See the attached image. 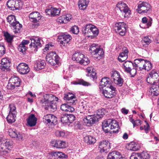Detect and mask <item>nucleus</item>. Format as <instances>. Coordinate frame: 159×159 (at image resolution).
Listing matches in <instances>:
<instances>
[{
	"label": "nucleus",
	"mask_w": 159,
	"mask_h": 159,
	"mask_svg": "<svg viewBox=\"0 0 159 159\" xmlns=\"http://www.w3.org/2000/svg\"><path fill=\"white\" fill-rule=\"evenodd\" d=\"M145 60L141 59H136L134 61V67H139L140 70L143 69Z\"/></svg>",
	"instance_id": "obj_27"
},
{
	"label": "nucleus",
	"mask_w": 159,
	"mask_h": 159,
	"mask_svg": "<svg viewBox=\"0 0 159 159\" xmlns=\"http://www.w3.org/2000/svg\"><path fill=\"white\" fill-rule=\"evenodd\" d=\"M75 96L72 93H67L65 94L64 99L65 100H67L70 98H74Z\"/></svg>",
	"instance_id": "obj_50"
},
{
	"label": "nucleus",
	"mask_w": 159,
	"mask_h": 159,
	"mask_svg": "<svg viewBox=\"0 0 159 159\" xmlns=\"http://www.w3.org/2000/svg\"><path fill=\"white\" fill-rule=\"evenodd\" d=\"M150 9V4L144 2H140L138 6V12L140 14L147 13Z\"/></svg>",
	"instance_id": "obj_12"
},
{
	"label": "nucleus",
	"mask_w": 159,
	"mask_h": 159,
	"mask_svg": "<svg viewBox=\"0 0 159 159\" xmlns=\"http://www.w3.org/2000/svg\"><path fill=\"white\" fill-rule=\"evenodd\" d=\"M52 146L57 148H63L66 147V142L60 140H54L52 141Z\"/></svg>",
	"instance_id": "obj_19"
},
{
	"label": "nucleus",
	"mask_w": 159,
	"mask_h": 159,
	"mask_svg": "<svg viewBox=\"0 0 159 159\" xmlns=\"http://www.w3.org/2000/svg\"><path fill=\"white\" fill-rule=\"evenodd\" d=\"M133 69H130L129 70V72H127V73H129L131 75V76L132 77H134L136 74L137 72V68H134Z\"/></svg>",
	"instance_id": "obj_56"
},
{
	"label": "nucleus",
	"mask_w": 159,
	"mask_h": 159,
	"mask_svg": "<svg viewBox=\"0 0 159 159\" xmlns=\"http://www.w3.org/2000/svg\"><path fill=\"white\" fill-rule=\"evenodd\" d=\"M15 33H18L20 32V30L22 28V25L18 21H17L13 26L11 27Z\"/></svg>",
	"instance_id": "obj_40"
},
{
	"label": "nucleus",
	"mask_w": 159,
	"mask_h": 159,
	"mask_svg": "<svg viewBox=\"0 0 159 159\" xmlns=\"http://www.w3.org/2000/svg\"><path fill=\"white\" fill-rule=\"evenodd\" d=\"M127 25L124 22H119L115 24V30L116 32L122 36L124 35L126 32Z\"/></svg>",
	"instance_id": "obj_11"
},
{
	"label": "nucleus",
	"mask_w": 159,
	"mask_h": 159,
	"mask_svg": "<svg viewBox=\"0 0 159 159\" xmlns=\"http://www.w3.org/2000/svg\"><path fill=\"white\" fill-rule=\"evenodd\" d=\"M7 5L11 10H15L21 8L22 3L19 0H9L7 3Z\"/></svg>",
	"instance_id": "obj_9"
},
{
	"label": "nucleus",
	"mask_w": 159,
	"mask_h": 159,
	"mask_svg": "<svg viewBox=\"0 0 159 159\" xmlns=\"http://www.w3.org/2000/svg\"><path fill=\"white\" fill-rule=\"evenodd\" d=\"M55 134L56 136L57 137H63L64 136L65 134V133L64 131L59 130L56 131L55 132Z\"/></svg>",
	"instance_id": "obj_58"
},
{
	"label": "nucleus",
	"mask_w": 159,
	"mask_h": 159,
	"mask_svg": "<svg viewBox=\"0 0 159 159\" xmlns=\"http://www.w3.org/2000/svg\"><path fill=\"white\" fill-rule=\"evenodd\" d=\"M72 83H73V84L75 85L80 84L84 86H89L91 85V84L90 83L87 82L83 79H81L77 81L72 82Z\"/></svg>",
	"instance_id": "obj_42"
},
{
	"label": "nucleus",
	"mask_w": 159,
	"mask_h": 159,
	"mask_svg": "<svg viewBox=\"0 0 159 159\" xmlns=\"http://www.w3.org/2000/svg\"><path fill=\"white\" fill-rule=\"evenodd\" d=\"M139 157L140 159H149L150 155L146 152H143L141 153H139Z\"/></svg>",
	"instance_id": "obj_48"
},
{
	"label": "nucleus",
	"mask_w": 159,
	"mask_h": 159,
	"mask_svg": "<svg viewBox=\"0 0 159 159\" xmlns=\"http://www.w3.org/2000/svg\"><path fill=\"white\" fill-rule=\"evenodd\" d=\"M89 2V0H79L78 5L79 8L81 10L85 9Z\"/></svg>",
	"instance_id": "obj_37"
},
{
	"label": "nucleus",
	"mask_w": 159,
	"mask_h": 159,
	"mask_svg": "<svg viewBox=\"0 0 159 159\" xmlns=\"http://www.w3.org/2000/svg\"><path fill=\"white\" fill-rule=\"evenodd\" d=\"M107 159H125L122 157L120 152L114 151L109 153L107 156Z\"/></svg>",
	"instance_id": "obj_21"
},
{
	"label": "nucleus",
	"mask_w": 159,
	"mask_h": 159,
	"mask_svg": "<svg viewBox=\"0 0 159 159\" xmlns=\"http://www.w3.org/2000/svg\"><path fill=\"white\" fill-rule=\"evenodd\" d=\"M83 34L87 37L96 36L98 34L99 31L96 27L91 24H87L82 28Z\"/></svg>",
	"instance_id": "obj_3"
},
{
	"label": "nucleus",
	"mask_w": 159,
	"mask_h": 159,
	"mask_svg": "<svg viewBox=\"0 0 159 159\" xmlns=\"http://www.w3.org/2000/svg\"><path fill=\"white\" fill-rule=\"evenodd\" d=\"M128 49L125 47L123 48L122 52L120 54L118 57V60L120 62H123L128 58Z\"/></svg>",
	"instance_id": "obj_24"
},
{
	"label": "nucleus",
	"mask_w": 159,
	"mask_h": 159,
	"mask_svg": "<svg viewBox=\"0 0 159 159\" xmlns=\"http://www.w3.org/2000/svg\"><path fill=\"white\" fill-rule=\"evenodd\" d=\"M139 148V145L134 143H131L128 146V149L131 151H136Z\"/></svg>",
	"instance_id": "obj_43"
},
{
	"label": "nucleus",
	"mask_w": 159,
	"mask_h": 159,
	"mask_svg": "<svg viewBox=\"0 0 159 159\" xmlns=\"http://www.w3.org/2000/svg\"><path fill=\"white\" fill-rule=\"evenodd\" d=\"M58 98L52 94H46L43 96V98L40 100V103L47 106L45 108L46 110L52 112L57 109L56 102Z\"/></svg>",
	"instance_id": "obj_1"
},
{
	"label": "nucleus",
	"mask_w": 159,
	"mask_h": 159,
	"mask_svg": "<svg viewBox=\"0 0 159 159\" xmlns=\"http://www.w3.org/2000/svg\"><path fill=\"white\" fill-rule=\"evenodd\" d=\"M68 104L64 103L62 104L61 106V109L63 111L66 112Z\"/></svg>",
	"instance_id": "obj_64"
},
{
	"label": "nucleus",
	"mask_w": 159,
	"mask_h": 159,
	"mask_svg": "<svg viewBox=\"0 0 159 159\" xmlns=\"http://www.w3.org/2000/svg\"><path fill=\"white\" fill-rule=\"evenodd\" d=\"M5 53V48L2 45L0 44V57H2Z\"/></svg>",
	"instance_id": "obj_60"
},
{
	"label": "nucleus",
	"mask_w": 159,
	"mask_h": 159,
	"mask_svg": "<svg viewBox=\"0 0 159 159\" xmlns=\"http://www.w3.org/2000/svg\"><path fill=\"white\" fill-rule=\"evenodd\" d=\"M43 121L46 123L54 124L57 121L56 117L53 115L48 114L44 115L43 118Z\"/></svg>",
	"instance_id": "obj_17"
},
{
	"label": "nucleus",
	"mask_w": 159,
	"mask_h": 159,
	"mask_svg": "<svg viewBox=\"0 0 159 159\" xmlns=\"http://www.w3.org/2000/svg\"><path fill=\"white\" fill-rule=\"evenodd\" d=\"M84 124L88 126H92L98 121V118L95 114L88 115L85 116L83 120Z\"/></svg>",
	"instance_id": "obj_7"
},
{
	"label": "nucleus",
	"mask_w": 159,
	"mask_h": 159,
	"mask_svg": "<svg viewBox=\"0 0 159 159\" xmlns=\"http://www.w3.org/2000/svg\"><path fill=\"white\" fill-rule=\"evenodd\" d=\"M17 70L20 74H25L28 73L30 71V69L26 64L20 63L17 66Z\"/></svg>",
	"instance_id": "obj_15"
},
{
	"label": "nucleus",
	"mask_w": 159,
	"mask_h": 159,
	"mask_svg": "<svg viewBox=\"0 0 159 159\" xmlns=\"http://www.w3.org/2000/svg\"><path fill=\"white\" fill-rule=\"evenodd\" d=\"M9 81L13 84H15L16 87L19 86L20 83V79L17 77H12L10 79Z\"/></svg>",
	"instance_id": "obj_41"
},
{
	"label": "nucleus",
	"mask_w": 159,
	"mask_h": 159,
	"mask_svg": "<svg viewBox=\"0 0 159 159\" xmlns=\"http://www.w3.org/2000/svg\"><path fill=\"white\" fill-rule=\"evenodd\" d=\"M7 88L8 89L12 90L14 89L16 87L15 84H13L10 82L7 85Z\"/></svg>",
	"instance_id": "obj_63"
},
{
	"label": "nucleus",
	"mask_w": 159,
	"mask_h": 159,
	"mask_svg": "<svg viewBox=\"0 0 159 159\" xmlns=\"http://www.w3.org/2000/svg\"><path fill=\"white\" fill-rule=\"evenodd\" d=\"M132 66L134 67V63L128 61H125L123 65V68L126 72H129V70Z\"/></svg>",
	"instance_id": "obj_34"
},
{
	"label": "nucleus",
	"mask_w": 159,
	"mask_h": 159,
	"mask_svg": "<svg viewBox=\"0 0 159 159\" xmlns=\"http://www.w3.org/2000/svg\"><path fill=\"white\" fill-rule=\"evenodd\" d=\"M4 36L5 37L7 41L9 43H11L13 39V37L10 35V34L7 32H6L4 34Z\"/></svg>",
	"instance_id": "obj_54"
},
{
	"label": "nucleus",
	"mask_w": 159,
	"mask_h": 159,
	"mask_svg": "<svg viewBox=\"0 0 159 159\" xmlns=\"http://www.w3.org/2000/svg\"><path fill=\"white\" fill-rule=\"evenodd\" d=\"M152 96H157L159 94V80L156 85H152L149 89Z\"/></svg>",
	"instance_id": "obj_23"
},
{
	"label": "nucleus",
	"mask_w": 159,
	"mask_h": 159,
	"mask_svg": "<svg viewBox=\"0 0 159 159\" xmlns=\"http://www.w3.org/2000/svg\"><path fill=\"white\" fill-rule=\"evenodd\" d=\"M84 56L83 54L80 52L76 53L72 55V59L73 60H75L77 62L80 63Z\"/></svg>",
	"instance_id": "obj_35"
},
{
	"label": "nucleus",
	"mask_w": 159,
	"mask_h": 159,
	"mask_svg": "<svg viewBox=\"0 0 159 159\" xmlns=\"http://www.w3.org/2000/svg\"><path fill=\"white\" fill-rule=\"evenodd\" d=\"M116 88L112 86H110V87H106L103 89L102 93L105 98H110L114 97L116 94L115 91Z\"/></svg>",
	"instance_id": "obj_10"
},
{
	"label": "nucleus",
	"mask_w": 159,
	"mask_h": 159,
	"mask_svg": "<svg viewBox=\"0 0 159 159\" xmlns=\"http://www.w3.org/2000/svg\"><path fill=\"white\" fill-rule=\"evenodd\" d=\"M9 108L10 110L9 114L13 113L14 115L16 114V108L13 104H10L9 105Z\"/></svg>",
	"instance_id": "obj_49"
},
{
	"label": "nucleus",
	"mask_w": 159,
	"mask_h": 159,
	"mask_svg": "<svg viewBox=\"0 0 159 159\" xmlns=\"http://www.w3.org/2000/svg\"><path fill=\"white\" fill-rule=\"evenodd\" d=\"M105 111L104 109H99L97 111V114H95L97 118H98V119L102 118L103 116L105 114Z\"/></svg>",
	"instance_id": "obj_44"
},
{
	"label": "nucleus",
	"mask_w": 159,
	"mask_h": 159,
	"mask_svg": "<svg viewBox=\"0 0 159 159\" xmlns=\"http://www.w3.org/2000/svg\"><path fill=\"white\" fill-rule=\"evenodd\" d=\"M27 47L23 44H20L18 47V50L20 52H21L23 53H25V51L27 49Z\"/></svg>",
	"instance_id": "obj_53"
},
{
	"label": "nucleus",
	"mask_w": 159,
	"mask_h": 159,
	"mask_svg": "<svg viewBox=\"0 0 159 159\" xmlns=\"http://www.w3.org/2000/svg\"><path fill=\"white\" fill-rule=\"evenodd\" d=\"M15 117H16V114L14 115L13 113L9 114L7 117V121L9 123L14 122L15 121Z\"/></svg>",
	"instance_id": "obj_45"
},
{
	"label": "nucleus",
	"mask_w": 159,
	"mask_h": 159,
	"mask_svg": "<svg viewBox=\"0 0 159 159\" xmlns=\"http://www.w3.org/2000/svg\"><path fill=\"white\" fill-rule=\"evenodd\" d=\"M117 7L124 15L125 18L127 17L130 14V11L126 4L124 2H120L117 5Z\"/></svg>",
	"instance_id": "obj_8"
},
{
	"label": "nucleus",
	"mask_w": 159,
	"mask_h": 159,
	"mask_svg": "<svg viewBox=\"0 0 159 159\" xmlns=\"http://www.w3.org/2000/svg\"><path fill=\"white\" fill-rule=\"evenodd\" d=\"M52 16H55L59 15L60 11L58 8L52 7Z\"/></svg>",
	"instance_id": "obj_52"
},
{
	"label": "nucleus",
	"mask_w": 159,
	"mask_h": 159,
	"mask_svg": "<svg viewBox=\"0 0 159 159\" xmlns=\"http://www.w3.org/2000/svg\"><path fill=\"white\" fill-rule=\"evenodd\" d=\"M139 153H133L130 157V159H140Z\"/></svg>",
	"instance_id": "obj_61"
},
{
	"label": "nucleus",
	"mask_w": 159,
	"mask_h": 159,
	"mask_svg": "<svg viewBox=\"0 0 159 159\" xmlns=\"http://www.w3.org/2000/svg\"><path fill=\"white\" fill-rule=\"evenodd\" d=\"M71 31L73 34H78L79 32L78 27L75 25L71 27Z\"/></svg>",
	"instance_id": "obj_57"
},
{
	"label": "nucleus",
	"mask_w": 159,
	"mask_h": 159,
	"mask_svg": "<svg viewBox=\"0 0 159 159\" xmlns=\"http://www.w3.org/2000/svg\"><path fill=\"white\" fill-rule=\"evenodd\" d=\"M8 132L9 135L12 138H17L19 140L22 139V137L21 134L19 133L15 129H10L8 130Z\"/></svg>",
	"instance_id": "obj_29"
},
{
	"label": "nucleus",
	"mask_w": 159,
	"mask_h": 159,
	"mask_svg": "<svg viewBox=\"0 0 159 159\" xmlns=\"http://www.w3.org/2000/svg\"><path fill=\"white\" fill-rule=\"evenodd\" d=\"M102 129L106 133L109 132L111 129H116L118 132L119 125L117 121L113 119H109L102 123Z\"/></svg>",
	"instance_id": "obj_2"
},
{
	"label": "nucleus",
	"mask_w": 159,
	"mask_h": 159,
	"mask_svg": "<svg viewBox=\"0 0 159 159\" xmlns=\"http://www.w3.org/2000/svg\"><path fill=\"white\" fill-rule=\"evenodd\" d=\"M2 142L3 143L1 144L0 146L1 149L0 151L1 152H5L4 154H6L7 152L5 150L6 149L10 150L12 148L13 143L12 141L6 139L5 138Z\"/></svg>",
	"instance_id": "obj_14"
},
{
	"label": "nucleus",
	"mask_w": 159,
	"mask_h": 159,
	"mask_svg": "<svg viewBox=\"0 0 159 159\" xmlns=\"http://www.w3.org/2000/svg\"><path fill=\"white\" fill-rule=\"evenodd\" d=\"M71 37L68 34H64L58 37L59 41L60 44L63 45L64 46L66 44L68 43L71 40Z\"/></svg>",
	"instance_id": "obj_18"
},
{
	"label": "nucleus",
	"mask_w": 159,
	"mask_h": 159,
	"mask_svg": "<svg viewBox=\"0 0 159 159\" xmlns=\"http://www.w3.org/2000/svg\"><path fill=\"white\" fill-rule=\"evenodd\" d=\"M89 51L93 56L96 59L99 60L103 55L104 52L102 49L99 47L98 45L93 44L90 46Z\"/></svg>",
	"instance_id": "obj_4"
},
{
	"label": "nucleus",
	"mask_w": 159,
	"mask_h": 159,
	"mask_svg": "<svg viewBox=\"0 0 159 159\" xmlns=\"http://www.w3.org/2000/svg\"><path fill=\"white\" fill-rule=\"evenodd\" d=\"M111 83V81L109 78L104 77L102 79L100 82V86H102V87L106 86L107 87H110V86H112Z\"/></svg>",
	"instance_id": "obj_30"
},
{
	"label": "nucleus",
	"mask_w": 159,
	"mask_h": 159,
	"mask_svg": "<svg viewBox=\"0 0 159 159\" xmlns=\"http://www.w3.org/2000/svg\"><path fill=\"white\" fill-rule=\"evenodd\" d=\"M88 107L85 102H80L79 103L77 110L80 113L84 114H88L89 111L88 110Z\"/></svg>",
	"instance_id": "obj_22"
},
{
	"label": "nucleus",
	"mask_w": 159,
	"mask_h": 159,
	"mask_svg": "<svg viewBox=\"0 0 159 159\" xmlns=\"http://www.w3.org/2000/svg\"><path fill=\"white\" fill-rule=\"evenodd\" d=\"M68 124L72 123L75 120V117L73 114H67Z\"/></svg>",
	"instance_id": "obj_55"
},
{
	"label": "nucleus",
	"mask_w": 159,
	"mask_h": 159,
	"mask_svg": "<svg viewBox=\"0 0 159 159\" xmlns=\"http://www.w3.org/2000/svg\"><path fill=\"white\" fill-rule=\"evenodd\" d=\"M144 66L143 69H145L147 71L151 69L152 67V64L151 62L147 60H145Z\"/></svg>",
	"instance_id": "obj_46"
},
{
	"label": "nucleus",
	"mask_w": 159,
	"mask_h": 159,
	"mask_svg": "<svg viewBox=\"0 0 159 159\" xmlns=\"http://www.w3.org/2000/svg\"><path fill=\"white\" fill-rule=\"evenodd\" d=\"M57 21L60 23H66L67 21L64 16L59 17L57 20Z\"/></svg>",
	"instance_id": "obj_59"
},
{
	"label": "nucleus",
	"mask_w": 159,
	"mask_h": 159,
	"mask_svg": "<svg viewBox=\"0 0 159 159\" xmlns=\"http://www.w3.org/2000/svg\"><path fill=\"white\" fill-rule=\"evenodd\" d=\"M151 37L150 36H146L143 37L141 40V42L142 47L146 48L152 42Z\"/></svg>",
	"instance_id": "obj_31"
},
{
	"label": "nucleus",
	"mask_w": 159,
	"mask_h": 159,
	"mask_svg": "<svg viewBox=\"0 0 159 159\" xmlns=\"http://www.w3.org/2000/svg\"><path fill=\"white\" fill-rule=\"evenodd\" d=\"M80 61V64L84 65H86L89 63V60L88 58L85 57L84 55Z\"/></svg>",
	"instance_id": "obj_51"
},
{
	"label": "nucleus",
	"mask_w": 159,
	"mask_h": 159,
	"mask_svg": "<svg viewBox=\"0 0 159 159\" xmlns=\"http://www.w3.org/2000/svg\"><path fill=\"white\" fill-rule=\"evenodd\" d=\"M115 84L119 86H122L123 83V79L120 77L119 73L117 71H115L111 76Z\"/></svg>",
	"instance_id": "obj_16"
},
{
	"label": "nucleus",
	"mask_w": 159,
	"mask_h": 159,
	"mask_svg": "<svg viewBox=\"0 0 159 159\" xmlns=\"http://www.w3.org/2000/svg\"><path fill=\"white\" fill-rule=\"evenodd\" d=\"M84 140L85 143L88 144H92L95 143L96 140L95 137L91 135H87L84 138Z\"/></svg>",
	"instance_id": "obj_32"
},
{
	"label": "nucleus",
	"mask_w": 159,
	"mask_h": 159,
	"mask_svg": "<svg viewBox=\"0 0 159 159\" xmlns=\"http://www.w3.org/2000/svg\"><path fill=\"white\" fill-rule=\"evenodd\" d=\"M147 82L152 85H156L159 80V72L152 70L146 79Z\"/></svg>",
	"instance_id": "obj_6"
},
{
	"label": "nucleus",
	"mask_w": 159,
	"mask_h": 159,
	"mask_svg": "<svg viewBox=\"0 0 159 159\" xmlns=\"http://www.w3.org/2000/svg\"><path fill=\"white\" fill-rule=\"evenodd\" d=\"M27 124L28 126L33 127L35 126L37 123V118L34 114L30 115L27 119Z\"/></svg>",
	"instance_id": "obj_26"
},
{
	"label": "nucleus",
	"mask_w": 159,
	"mask_h": 159,
	"mask_svg": "<svg viewBox=\"0 0 159 159\" xmlns=\"http://www.w3.org/2000/svg\"><path fill=\"white\" fill-rule=\"evenodd\" d=\"M30 40L31 42L30 45V47L34 52L37 51L38 48L42 46L41 39L38 37H36L34 38L30 39Z\"/></svg>",
	"instance_id": "obj_13"
},
{
	"label": "nucleus",
	"mask_w": 159,
	"mask_h": 159,
	"mask_svg": "<svg viewBox=\"0 0 159 159\" xmlns=\"http://www.w3.org/2000/svg\"><path fill=\"white\" fill-rule=\"evenodd\" d=\"M96 74V73L92 71L91 73L87 74L86 75L87 76L93 78V79H95L97 78Z\"/></svg>",
	"instance_id": "obj_62"
},
{
	"label": "nucleus",
	"mask_w": 159,
	"mask_h": 159,
	"mask_svg": "<svg viewBox=\"0 0 159 159\" xmlns=\"http://www.w3.org/2000/svg\"><path fill=\"white\" fill-rule=\"evenodd\" d=\"M99 147L102 152H107L110 148V143L107 140L101 141L99 144Z\"/></svg>",
	"instance_id": "obj_20"
},
{
	"label": "nucleus",
	"mask_w": 159,
	"mask_h": 159,
	"mask_svg": "<svg viewBox=\"0 0 159 159\" xmlns=\"http://www.w3.org/2000/svg\"><path fill=\"white\" fill-rule=\"evenodd\" d=\"M52 156H54L55 158H64L67 157V156L63 152H53L52 154Z\"/></svg>",
	"instance_id": "obj_39"
},
{
	"label": "nucleus",
	"mask_w": 159,
	"mask_h": 159,
	"mask_svg": "<svg viewBox=\"0 0 159 159\" xmlns=\"http://www.w3.org/2000/svg\"><path fill=\"white\" fill-rule=\"evenodd\" d=\"M40 15L38 11H34L31 13L29 15L30 21L34 23H36L40 19Z\"/></svg>",
	"instance_id": "obj_25"
},
{
	"label": "nucleus",
	"mask_w": 159,
	"mask_h": 159,
	"mask_svg": "<svg viewBox=\"0 0 159 159\" xmlns=\"http://www.w3.org/2000/svg\"><path fill=\"white\" fill-rule=\"evenodd\" d=\"M45 63L44 60H42L40 61H36L34 66V69L38 70L43 68L45 65Z\"/></svg>",
	"instance_id": "obj_33"
},
{
	"label": "nucleus",
	"mask_w": 159,
	"mask_h": 159,
	"mask_svg": "<svg viewBox=\"0 0 159 159\" xmlns=\"http://www.w3.org/2000/svg\"><path fill=\"white\" fill-rule=\"evenodd\" d=\"M60 59L58 55L54 52H49L46 57L47 62L52 65H58Z\"/></svg>",
	"instance_id": "obj_5"
},
{
	"label": "nucleus",
	"mask_w": 159,
	"mask_h": 159,
	"mask_svg": "<svg viewBox=\"0 0 159 159\" xmlns=\"http://www.w3.org/2000/svg\"><path fill=\"white\" fill-rule=\"evenodd\" d=\"M152 19L150 18L148 19L145 17H143L142 19V24L141 25H142V24H144L145 26L143 28H148L150 26L152 23Z\"/></svg>",
	"instance_id": "obj_36"
},
{
	"label": "nucleus",
	"mask_w": 159,
	"mask_h": 159,
	"mask_svg": "<svg viewBox=\"0 0 159 159\" xmlns=\"http://www.w3.org/2000/svg\"><path fill=\"white\" fill-rule=\"evenodd\" d=\"M7 22L10 24V27L13 26L17 21L16 20V17L14 15H10L7 18Z\"/></svg>",
	"instance_id": "obj_38"
},
{
	"label": "nucleus",
	"mask_w": 159,
	"mask_h": 159,
	"mask_svg": "<svg viewBox=\"0 0 159 159\" xmlns=\"http://www.w3.org/2000/svg\"><path fill=\"white\" fill-rule=\"evenodd\" d=\"M67 114L65 113L61 115L60 116V120L63 124H68Z\"/></svg>",
	"instance_id": "obj_47"
},
{
	"label": "nucleus",
	"mask_w": 159,
	"mask_h": 159,
	"mask_svg": "<svg viewBox=\"0 0 159 159\" xmlns=\"http://www.w3.org/2000/svg\"><path fill=\"white\" fill-rule=\"evenodd\" d=\"M1 69L2 70L5 71L10 67V63L7 58H3L1 61L0 64Z\"/></svg>",
	"instance_id": "obj_28"
}]
</instances>
